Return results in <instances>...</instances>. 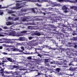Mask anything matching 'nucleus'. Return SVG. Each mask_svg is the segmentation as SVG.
Returning a JSON list of instances; mask_svg holds the SVG:
<instances>
[{"instance_id": "338daca9", "label": "nucleus", "mask_w": 77, "mask_h": 77, "mask_svg": "<svg viewBox=\"0 0 77 77\" xmlns=\"http://www.w3.org/2000/svg\"><path fill=\"white\" fill-rule=\"evenodd\" d=\"M2 8V5H0V9H1Z\"/></svg>"}, {"instance_id": "3c124183", "label": "nucleus", "mask_w": 77, "mask_h": 77, "mask_svg": "<svg viewBox=\"0 0 77 77\" xmlns=\"http://www.w3.org/2000/svg\"><path fill=\"white\" fill-rule=\"evenodd\" d=\"M17 63H23V62L22 61V62H17Z\"/></svg>"}, {"instance_id": "393cba45", "label": "nucleus", "mask_w": 77, "mask_h": 77, "mask_svg": "<svg viewBox=\"0 0 77 77\" xmlns=\"http://www.w3.org/2000/svg\"><path fill=\"white\" fill-rule=\"evenodd\" d=\"M56 71L57 72H59L60 71V69L59 68H57V69H56Z\"/></svg>"}, {"instance_id": "13d9d810", "label": "nucleus", "mask_w": 77, "mask_h": 77, "mask_svg": "<svg viewBox=\"0 0 77 77\" xmlns=\"http://www.w3.org/2000/svg\"><path fill=\"white\" fill-rule=\"evenodd\" d=\"M3 46H4L5 47V46H6V45L5 44H4L3 45Z\"/></svg>"}, {"instance_id": "58836bf2", "label": "nucleus", "mask_w": 77, "mask_h": 77, "mask_svg": "<svg viewBox=\"0 0 77 77\" xmlns=\"http://www.w3.org/2000/svg\"><path fill=\"white\" fill-rule=\"evenodd\" d=\"M68 45L69 47H71V44L70 43H68Z\"/></svg>"}, {"instance_id": "9b49d317", "label": "nucleus", "mask_w": 77, "mask_h": 77, "mask_svg": "<svg viewBox=\"0 0 77 77\" xmlns=\"http://www.w3.org/2000/svg\"><path fill=\"white\" fill-rule=\"evenodd\" d=\"M18 40L20 41H26V38L24 37H20L19 38Z\"/></svg>"}, {"instance_id": "bb28decb", "label": "nucleus", "mask_w": 77, "mask_h": 77, "mask_svg": "<svg viewBox=\"0 0 77 77\" xmlns=\"http://www.w3.org/2000/svg\"><path fill=\"white\" fill-rule=\"evenodd\" d=\"M3 11L0 10V15H3Z\"/></svg>"}, {"instance_id": "2f4dec72", "label": "nucleus", "mask_w": 77, "mask_h": 77, "mask_svg": "<svg viewBox=\"0 0 77 77\" xmlns=\"http://www.w3.org/2000/svg\"><path fill=\"white\" fill-rule=\"evenodd\" d=\"M2 54H4L5 55H7L8 54V53H6L5 52H2Z\"/></svg>"}, {"instance_id": "dca6fc26", "label": "nucleus", "mask_w": 77, "mask_h": 77, "mask_svg": "<svg viewBox=\"0 0 77 77\" xmlns=\"http://www.w3.org/2000/svg\"><path fill=\"white\" fill-rule=\"evenodd\" d=\"M11 50L13 51H18L20 50V49L17 48H12Z\"/></svg>"}, {"instance_id": "a18cd8bd", "label": "nucleus", "mask_w": 77, "mask_h": 77, "mask_svg": "<svg viewBox=\"0 0 77 77\" xmlns=\"http://www.w3.org/2000/svg\"><path fill=\"white\" fill-rule=\"evenodd\" d=\"M73 39H74V40H75V41H77V38L76 37H74L73 38Z\"/></svg>"}, {"instance_id": "c756f323", "label": "nucleus", "mask_w": 77, "mask_h": 77, "mask_svg": "<svg viewBox=\"0 0 77 77\" xmlns=\"http://www.w3.org/2000/svg\"><path fill=\"white\" fill-rule=\"evenodd\" d=\"M4 29H8V28L6 26H2V27Z\"/></svg>"}, {"instance_id": "f704fd0d", "label": "nucleus", "mask_w": 77, "mask_h": 77, "mask_svg": "<svg viewBox=\"0 0 77 77\" xmlns=\"http://www.w3.org/2000/svg\"><path fill=\"white\" fill-rule=\"evenodd\" d=\"M48 60H49L48 59H46L45 60V63H47V62H48Z\"/></svg>"}, {"instance_id": "4468645a", "label": "nucleus", "mask_w": 77, "mask_h": 77, "mask_svg": "<svg viewBox=\"0 0 77 77\" xmlns=\"http://www.w3.org/2000/svg\"><path fill=\"white\" fill-rule=\"evenodd\" d=\"M2 60H3L2 61L3 62H8V58H6L5 57H3V58L1 59Z\"/></svg>"}, {"instance_id": "aec40b11", "label": "nucleus", "mask_w": 77, "mask_h": 77, "mask_svg": "<svg viewBox=\"0 0 77 77\" xmlns=\"http://www.w3.org/2000/svg\"><path fill=\"white\" fill-rule=\"evenodd\" d=\"M7 60L9 61L10 62H13L14 60L12 59V58H7Z\"/></svg>"}, {"instance_id": "cd10ccee", "label": "nucleus", "mask_w": 77, "mask_h": 77, "mask_svg": "<svg viewBox=\"0 0 77 77\" xmlns=\"http://www.w3.org/2000/svg\"><path fill=\"white\" fill-rule=\"evenodd\" d=\"M14 11L10 10L8 11V14H12V13H14Z\"/></svg>"}, {"instance_id": "69168bd1", "label": "nucleus", "mask_w": 77, "mask_h": 77, "mask_svg": "<svg viewBox=\"0 0 77 77\" xmlns=\"http://www.w3.org/2000/svg\"><path fill=\"white\" fill-rule=\"evenodd\" d=\"M19 51V52H22V50H20V49Z\"/></svg>"}, {"instance_id": "603ef678", "label": "nucleus", "mask_w": 77, "mask_h": 77, "mask_svg": "<svg viewBox=\"0 0 77 77\" xmlns=\"http://www.w3.org/2000/svg\"><path fill=\"white\" fill-rule=\"evenodd\" d=\"M45 65H47V66H50V65L48 64H47V65H46V64H45Z\"/></svg>"}, {"instance_id": "72a5a7b5", "label": "nucleus", "mask_w": 77, "mask_h": 77, "mask_svg": "<svg viewBox=\"0 0 77 77\" xmlns=\"http://www.w3.org/2000/svg\"><path fill=\"white\" fill-rule=\"evenodd\" d=\"M36 5L38 7H41V6H42V5H39V4H36Z\"/></svg>"}, {"instance_id": "bf43d9fd", "label": "nucleus", "mask_w": 77, "mask_h": 77, "mask_svg": "<svg viewBox=\"0 0 77 77\" xmlns=\"http://www.w3.org/2000/svg\"><path fill=\"white\" fill-rule=\"evenodd\" d=\"M77 34H75V33H74V34H72V35L73 36H74V35H77Z\"/></svg>"}, {"instance_id": "8fccbe9b", "label": "nucleus", "mask_w": 77, "mask_h": 77, "mask_svg": "<svg viewBox=\"0 0 77 77\" xmlns=\"http://www.w3.org/2000/svg\"><path fill=\"white\" fill-rule=\"evenodd\" d=\"M35 77H40V76H39V75H36Z\"/></svg>"}, {"instance_id": "473e14b6", "label": "nucleus", "mask_w": 77, "mask_h": 77, "mask_svg": "<svg viewBox=\"0 0 77 77\" xmlns=\"http://www.w3.org/2000/svg\"><path fill=\"white\" fill-rule=\"evenodd\" d=\"M21 49L22 50V51H24V47L23 46H22L20 47Z\"/></svg>"}, {"instance_id": "a211bd4d", "label": "nucleus", "mask_w": 77, "mask_h": 77, "mask_svg": "<svg viewBox=\"0 0 77 77\" xmlns=\"http://www.w3.org/2000/svg\"><path fill=\"white\" fill-rule=\"evenodd\" d=\"M71 9H74V10L76 11H77V7L75 6H72L71 7H70Z\"/></svg>"}, {"instance_id": "6e6d98bb", "label": "nucleus", "mask_w": 77, "mask_h": 77, "mask_svg": "<svg viewBox=\"0 0 77 77\" xmlns=\"http://www.w3.org/2000/svg\"><path fill=\"white\" fill-rule=\"evenodd\" d=\"M1 64H4V63H1V62L0 61V65H1Z\"/></svg>"}, {"instance_id": "4c0bfd02", "label": "nucleus", "mask_w": 77, "mask_h": 77, "mask_svg": "<svg viewBox=\"0 0 77 77\" xmlns=\"http://www.w3.org/2000/svg\"><path fill=\"white\" fill-rule=\"evenodd\" d=\"M8 20H12V19H13V18L11 17H8Z\"/></svg>"}, {"instance_id": "0e129e2a", "label": "nucleus", "mask_w": 77, "mask_h": 77, "mask_svg": "<svg viewBox=\"0 0 77 77\" xmlns=\"http://www.w3.org/2000/svg\"><path fill=\"white\" fill-rule=\"evenodd\" d=\"M56 12H57V13L59 14H60V12H59V11H58V12L57 11H56Z\"/></svg>"}, {"instance_id": "2eb2a0df", "label": "nucleus", "mask_w": 77, "mask_h": 77, "mask_svg": "<svg viewBox=\"0 0 77 77\" xmlns=\"http://www.w3.org/2000/svg\"><path fill=\"white\" fill-rule=\"evenodd\" d=\"M4 73H5V74H14V72H13L12 71H11V72L5 71L4 72Z\"/></svg>"}, {"instance_id": "5701e85b", "label": "nucleus", "mask_w": 77, "mask_h": 77, "mask_svg": "<svg viewBox=\"0 0 77 77\" xmlns=\"http://www.w3.org/2000/svg\"><path fill=\"white\" fill-rule=\"evenodd\" d=\"M50 63L51 64H53V63L55 64L56 63H57V61H53L52 62H51Z\"/></svg>"}, {"instance_id": "7ed1b4c3", "label": "nucleus", "mask_w": 77, "mask_h": 77, "mask_svg": "<svg viewBox=\"0 0 77 77\" xmlns=\"http://www.w3.org/2000/svg\"><path fill=\"white\" fill-rule=\"evenodd\" d=\"M45 8H39L38 10V8H35V9H34V8H31V10L34 13H35V11H35V10H37V12H38V13L42 14L44 15H45V13H42V11H41V10H45Z\"/></svg>"}, {"instance_id": "f3484780", "label": "nucleus", "mask_w": 77, "mask_h": 77, "mask_svg": "<svg viewBox=\"0 0 77 77\" xmlns=\"http://www.w3.org/2000/svg\"><path fill=\"white\" fill-rule=\"evenodd\" d=\"M6 24L7 25V26H9L10 25H12L13 24H14V22H12V23L10 22H7L6 23Z\"/></svg>"}, {"instance_id": "a19ab883", "label": "nucleus", "mask_w": 77, "mask_h": 77, "mask_svg": "<svg viewBox=\"0 0 77 77\" xmlns=\"http://www.w3.org/2000/svg\"><path fill=\"white\" fill-rule=\"evenodd\" d=\"M31 27H32V26H29L27 27V28L28 29H31Z\"/></svg>"}, {"instance_id": "79ce46f5", "label": "nucleus", "mask_w": 77, "mask_h": 77, "mask_svg": "<svg viewBox=\"0 0 77 77\" xmlns=\"http://www.w3.org/2000/svg\"><path fill=\"white\" fill-rule=\"evenodd\" d=\"M73 69H73L72 68H70L69 69V70H70V71H73Z\"/></svg>"}, {"instance_id": "e2e57ef3", "label": "nucleus", "mask_w": 77, "mask_h": 77, "mask_svg": "<svg viewBox=\"0 0 77 77\" xmlns=\"http://www.w3.org/2000/svg\"><path fill=\"white\" fill-rule=\"evenodd\" d=\"M20 70H23V69H19Z\"/></svg>"}, {"instance_id": "39448f33", "label": "nucleus", "mask_w": 77, "mask_h": 77, "mask_svg": "<svg viewBox=\"0 0 77 77\" xmlns=\"http://www.w3.org/2000/svg\"><path fill=\"white\" fill-rule=\"evenodd\" d=\"M26 66H28V67H29V68H30V69H33L34 68H38V69H40L42 68V67H39V68H38V66H37V64L35 65H32L30 63L27 64Z\"/></svg>"}, {"instance_id": "c03bdc74", "label": "nucleus", "mask_w": 77, "mask_h": 77, "mask_svg": "<svg viewBox=\"0 0 77 77\" xmlns=\"http://www.w3.org/2000/svg\"><path fill=\"white\" fill-rule=\"evenodd\" d=\"M21 12H26V10H21Z\"/></svg>"}, {"instance_id": "49530a36", "label": "nucleus", "mask_w": 77, "mask_h": 77, "mask_svg": "<svg viewBox=\"0 0 77 77\" xmlns=\"http://www.w3.org/2000/svg\"><path fill=\"white\" fill-rule=\"evenodd\" d=\"M32 39V37L31 36H30V37H29V40H30Z\"/></svg>"}, {"instance_id": "6e6552de", "label": "nucleus", "mask_w": 77, "mask_h": 77, "mask_svg": "<svg viewBox=\"0 0 77 77\" xmlns=\"http://www.w3.org/2000/svg\"><path fill=\"white\" fill-rule=\"evenodd\" d=\"M38 45V43L36 42L35 40H33L30 41L29 42V45L30 46H34L35 45Z\"/></svg>"}, {"instance_id": "c85d7f7f", "label": "nucleus", "mask_w": 77, "mask_h": 77, "mask_svg": "<svg viewBox=\"0 0 77 77\" xmlns=\"http://www.w3.org/2000/svg\"><path fill=\"white\" fill-rule=\"evenodd\" d=\"M36 35H37V36H40V35H41V34L39 32H38L36 33Z\"/></svg>"}, {"instance_id": "de8ad7c7", "label": "nucleus", "mask_w": 77, "mask_h": 77, "mask_svg": "<svg viewBox=\"0 0 77 77\" xmlns=\"http://www.w3.org/2000/svg\"><path fill=\"white\" fill-rule=\"evenodd\" d=\"M5 50L6 51H9V50L8 48H5Z\"/></svg>"}, {"instance_id": "a878e982", "label": "nucleus", "mask_w": 77, "mask_h": 77, "mask_svg": "<svg viewBox=\"0 0 77 77\" xmlns=\"http://www.w3.org/2000/svg\"><path fill=\"white\" fill-rule=\"evenodd\" d=\"M16 45H23V44L21 43H17Z\"/></svg>"}, {"instance_id": "5fc2aeb1", "label": "nucleus", "mask_w": 77, "mask_h": 77, "mask_svg": "<svg viewBox=\"0 0 77 77\" xmlns=\"http://www.w3.org/2000/svg\"><path fill=\"white\" fill-rule=\"evenodd\" d=\"M3 48V47L2 46H0V49H2Z\"/></svg>"}, {"instance_id": "b1692460", "label": "nucleus", "mask_w": 77, "mask_h": 77, "mask_svg": "<svg viewBox=\"0 0 77 77\" xmlns=\"http://www.w3.org/2000/svg\"><path fill=\"white\" fill-rule=\"evenodd\" d=\"M29 32V31H24L20 32V33H27V32Z\"/></svg>"}, {"instance_id": "052dcab7", "label": "nucleus", "mask_w": 77, "mask_h": 77, "mask_svg": "<svg viewBox=\"0 0 77 77\" xmlns=\"http://www.w3.org/2000/svg\"><path fill=\"white\" fill-rule=\"evenodd\" d=\"M16 24H19V23H18V22H17L16 23Z\"/></svg>"}, {"instance_id": "ea45409f", "label": "nucleus", "mask_w": 77, "mask_h": 77, "mask_svg": "<svg viewBox=\"0 0 77 77\" xmlns=\"http://www.w3.org/2000/svg\"><path fill=\"white\" fill-rule=\"evenodd\" d=\"M34 2H42L41 1H40V0H37V1H35Z\"/></svg>"}, {"instance_id": "412c9836", "label": "nucleus", "mask_w": 77, "mask_h": 77, "mask_svg": "<svg viewBox=\"0 0 77 77\" xmlns=\"http://www.w3.org/2000/svg\"><path fill=\"white\" fill-rule=\"evenodd\" d=\"M14 74L13 75H10L8 76H6V77H18L17 76H14Z\"/></svg>"}, {"instance_id": "864d4df0", "label": "nucleus", "mask_w": 77, "mask_h": 77, "mask_svg": "<svg viewBox=\"0 0 77 77\" xmlns=\"http://www.w3.org/2000/svg\"><path fill=\"white\" fill-rule=\"evenodd\" d=\"M75 71H77V67L74 69Z\"/></svg>"}, {"instance_id": "7c9ffc66", "label": "nucleus", "mask_w": 77, "mask_h": 77, "mask_svg": "<svg viewBox=\"0 0 77 77\" xmlns=\"http://www.w3.org/2000/svg\"><path fill=\"white\" fill-rule=\"evenodd\" d=\"M34 18H35V20H36V21H38V20H39V19L38 18V17H35Z\"/></svg>"}, {"instance_id": "20e7f679", "label": "nucleus", "mask_w": 77, "mask_h": 77, "mask_svg": "<svg viewBox=\"0 0 77 77\" xmlns=\"http://www.w3.org/2000/svg\"><path fill=\"white\" fill-rule=\"evenodd\" d=\"M26 4L25 2L23 3H22L21 4H16V6L15 7H14L13 9H20L22 7H24V6H26V5H25Z\"/></svg>"}, {"instance_id": "37998d69", "label": "nucleus", "mask_w": 77, "mask_h": 77, "mask_svg": "<svg viewBox=\"0 0 77 77\" xmlns=\"http://www.w3.org/2000/svg\"><path fill=\"white\" fill-rule=\"evenodd\" d=\"M27 59H32V57H27Z\"/></svg>"}, {"instance_id": "423d86ee", "label": "nucleus", "mask_w": 77, "mask_h": 77, "mask_svg": "<svg viewBox=\"0 0 77 77\" xmlns=\"http://www.w3.org/2000/svg\"><path fill=\"white\" fill-rule=\"evenodd\" d=\"M3 39H5V43H10L11 44H13V43H14L15 42V41H17L18 39H7L5 38H3Z\"/></svg>"}, {"instance_id": "6ab92c4d", "label": "nucleus", "mask_w": 77, "mask_h": 77, "mask_svg": "<svg viewBox=\"0 0 77 77\" xmlns=\"http://www.w3.org/2000/svg\"><path fill=\"white\" fill-rule=\"evenodd\" d=\"M44 70H45V71H47V70H50L51 71L50 72H51V73H52V72H53V71L52 70H53V69H48L47 68H45V69H44Z\"/></svg>"}, {"instance_id": "f03ea898", "label": "nucleus", "mask_w": 77, "mask_h": 77, "mask_svg": "<svg viewBox=\"0 0 77 77\" xmlns=\"http://www.w3.org/2000/svg\"><path fill=\"white\" fill-rule=\"evenodd\" d=\"M31 18H30V17H24L23 18H21V17H19L18 18H16L14 20H13L14 21H17V20H19L20 21H26V22H28L29 21H34V20L33 19L31 20H29V19H31Z\"/></svg>"}, {"instance_id": "4be33fe9", "label": "nucleus", "mask_w": 77, "mask_h": 77, "mask_svg": "<svg viewBox=\"0 0 77 77\" xmlns=\"http://www.w3.org/2000/svg\"><path fill=\"white\" fill-rule=\"evenodd\" d=\"M9 69H14V67H13V66H10Z\"/></svg>"}, {"instance_id": "0eeeda50", "label": "nucleus", "mask_w": 77, "mask_h": 77, "mask_svg": "<svg viewBox=\"0 0 77 77\" xmlns=\"http://www.w3.org/2000/svg\"><path fill=\"white\" fill-rule=\"evenodd\" d=\"M62 9H63V11H64V12L65 13L69 12H70V9L66 7L65 5H64L62 7Z\"/></svg>"}, {"instance_id": "f8f14e48", "label": "nucleus", "mask_w": 77, "mask_h": 77, "mask_svg": "<svg viewBox=\"0 0 77 77\" xmlns=\"http://www.w3.org/2000/svg\"><path fill=\"white\" fill-rule=\"evenodd\" d=\"M4 71L3 70H2L0 71V76H2L3 77H6V76L4 75Z\"/></svg>"}, {"instance_id": "e433bc0d", "label": "nucleus", "mask_w": 77, "mask_h": 77, "mask_svg": "<svg viewBox=\"0 0 77 77\" xmlns=\"http://www.w3.org/2000/svg\"><path fill=\"white\" fill-rule=\"evenodd\" d=\"M13 66V68H18V66Z\"/></svg>"}, {"instance_id": "4d7b16f0", "label": "nucleus", "mask_w": 77, "mask_h": 77, "mask_svg": "<svg viewBox=\"0 0 77 77\" xmlns=\"http://www.w3.org/2000/svg\"><path fill=\"white\" fill-rule=\"evenodd\" d=\"M50 67H51V68H52V67H53V68H56V66H50Z\"/></svg>"}, {"instance_id": "1a4fd4ad", "label": "nucleus", "mask_w": 77, "mask_h": 77, "mask_svg": "<svg viewBox=\"0 0 77 77\" xmlns=\"http://www.w3.org/2000/svg\"><path fill=\"white\" fill-rule=\"evenodd\" d=\"M49 4H50V6L52 7H54V6H59V7L61 6V5L60 4H55V3L51 2H49Z\"/></svg>"}, {"instance_id": "774afa93", "label": "nucleus", "mask_w": 77, "mask_h": 77, "mask_svg": "<svg viewBox=\"0 0 77 77\" xmlns=\"http://www.w3.org/2000/svg\"><path fill=\"white\" fill-rule=\"evenodd\" d=\"M30 1V2H34V1L33 0H31Z\"/></svg>"}, {"instance_id": "680f3d73", "label": "nucleus", "mask_w": 77, "mask_h": 77, "mask_svg": "<svg viewBox=\"0 0 77 77\" xmlns=\"http://www.w3.org/2000/svg\"><path fill=\"white\" fill-rule=\"evenodd\" d=\"M77 47V45H75L74 46V48H76V47Z\"/></svg>"}, {"instance_id": "c9c22d12", "label": "nucleus", "mask_w": 77, "mask_h": 77, "mask_svg": "<svg viewBox=\"0 0 77 77\" xmlns=\"http://www.w3.org/2000/svg\"><path fill=\"white\" fill-rule=\"evenodd\" d=\"M64 1V0H57V1L58 2H63Z\"/></svg>"}, {"instance_id": "09e8293b", "label": "nucleus", "mask_w": 77, "mask_h": 77, "mask_svg": "<svg viewBox=\"0 0 77 77\" xmlns=\"http://www.w3.org/2000/svg\"><path fill=\"white\" fill-rule=\"evenodd\" d=\"M19 54H19V53L15 54V55H18Z\"/></svg>"}, {"instance_id": "f257e3e1", "label": "nucleus", "mask_w": 77, "mask_h": 77, "mask_svg": "<svg viewBox=\"0 0 77 77\" xmlns=\"http://www.w3.org/2000/svg\"><path fill=\"white\" fill-rule=\"evenodd\" d=\"M0 33V36H5L6 35H9V36H23V34L20 33L19 32H16L14 31H11L8 33H3L1 32Z\"/></svg>"}, {"instance_id": "9d476101", "label": "nucleus", "mask_w": 77, "mask_h": 77, "mask_svg": "<svg viewBox=\"0 0 77 77\" xmlns=\"http://www.w3.org/2000/svg\"><path fill=\"white\" fill-rule=\"evenodd\" d=\"M67 51V52H66L67 53V55H68L69 56H74V54H72V53H70V51H72V49H67L66 50Z\"/></svg>"}, {"instance_id": "ddd939ff", "label": "nucleus", "mask_w": 77, "mask_h": 77, "mask_svg": "<svg viewBox=\"0 0 77 77\" xmlns=\"http://www.w3.org/2000/svg\"><path fill=\"white\" fill-rule=\"evenodd\" d=\"M61 65H65V66H63V67H65L66 68H67L68 67V64L65 63H63L62 62H61Z\"/></svg>"}]
</instances>
